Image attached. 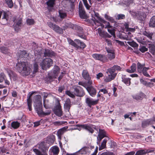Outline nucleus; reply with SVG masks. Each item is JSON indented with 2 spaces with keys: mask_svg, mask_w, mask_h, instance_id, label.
Listing matches in <instances>:
<instances>
[{
  "mask_svg": "<svg viewBox=\"0 0 155 155\" xmlns=\"http://www.w3.org/2000/svg\"><path fill=\"white\" fill-rule=\"evenodd\" d=\"M34 103L35 110L39 116L46 115L50 114V110H47L45 112L42 111L41 97L40 95L35 96Z\"/></svg>",
  "mask_w": 155,
  "mask_h": 155,
  "instance_id": "obj_1",
  "label": "nucleus"
},
{
  "mask_svg": "<svg viewBox=\"0 0 155 155\" xmlns=\"http://www.w3.org/2000/svg\"><path fill=\"white\" fill-rule=\"evenodd\" d=\"M32 66L24 62H18L16 68L22 75L27 76L32 72Z\"/></svg>",
  "mask_w": 155,
  "mask_h": 155,
  "instance_id": "obj_2",
  "label": "nucleus"
},
{
  "mask_svg": "<svg viewBox=\"0 0 155 155\" xmlns=\"http://www.w3.org/2000/svg\"><path fill=\"white\" fill-rule=\"evenodd\" d=\"M36 147L39 150L34 148L33 149V151L37 155H48V149L46 147L44 142H41L36 146Z\"/></svg>",
  "mask_w": 155,
  "mask_h": 155,
  "instance_id": "obj_3",
  "label": "nucleus"
},
{
  "mask_svg": "<svg viewBox=\"0 0 155 155\" xmlns=\"http://www.w3.org/2000/svg\"><path fill=\"white\" fill-rule=\"evenodd\" d=\"M68 40L69 44L77 49L81 48H84L86 47L84 43L78 39H75L74 41L70 38H68Z\"/></svg>",
  "mask_w": 155,
  "mask_h": 155,
  "instance_id": "obj_4",
  "label": "nucleus"
},
{
  "mask_svg": "<svg viewBox=\"0 0 155 155\" xmlns=\"http://www.w3.org/2000/svg\"><path fill=\"white\" fill-rule=\"evenodd\" d=\"M78 84L85 88L91 96L94 97L95 96L97 93L96 90L93 86H88L86 83L83 82H79Z\"/></svg>",
  "mask_w": 155,
  "mask_h": 155,
  "instance_id": "obj_5",
  "label": "nucleus"
},
{
  "mask_svg": "<svg viewBox=\"0 0 155 155\" xmlns=\"http://www.w3.org/2000/svg\"><path fill=\"white\" fill-rule=\"evenodd\" d=\"M99 19L101 21V22L105 24V28H107L108 31L113 35L114 37L115 36V30L114 28L110 25V23L102 19L101 18L99 17Z\"/></svg>",
  "mask_w": 155,
  "mask_h": 155,
  "instance_id": "obj_6",
  "label": "nucleus"
},
{
  "mask_svg": "<svg viewBox=\"0 0 155 155\" xmlns=\"http://www.w3.org/2000/svg\"><path fill=\"white\" fill-rule=\"evenodd\" d=\"M53 63L52 60L51 58H46L44 59L40 64L42 69L46 70L52 66Z\"/></svg>",
  "mask_w": 155,
  "mask_h": 155,
  "instance_id": "obj_7",
  "label": "nucleus"
},
{
  "mask_svg": "<svg viewBox=\"0 0 155 155\" xmlns=\"http://www.w3.org/2000/svg\"><path fill=\"white\" fill-rule=\"evenodd\" d=\"M129 12L132 16L141 20H143L146 17V14L144 12H140V14L134 11L130 10Z\"/></svg>",
  "mask_w": 155,
  "mask_h": 155,
  "instance_id": "obj_8",
  "label": "nucleus"
},
{
  "mask_svg": "<svg viewBox=\"0 0 155 155\" xmlns=\"http://www.w3.org/2000/svg\"><path fill=\"white\" fill-rule=\"evenodd\" d=\"M60 71L59 68L57 66L54 67L53 69V72L49 73L48 74V78L51 80L53 78H56Z\"/></svg>",
  "mask_w": 155,
  "mask_h": 155,
  "instance_id": "obj_9",
  "label": "nucleus"
},
{
  "mask_svg": "<svg viewBox=\"0 0 155 155\" xmlns=\"http://www.w3.org/2000/svg\"><path fill=\"white\" fill-rule=\"evenodd\" d=\"M109 69L107 70V74L108 76H106L104 79L105 82H110L113 80L116 76V73H113Z\"/></svg>",
  "mask_w": 155,
  "mask_h": 155,
  "instance_id": "obj_10",
  "label": "nucleus"
},
{
  "mask_svg": "<svg viewBox=\"0 0 155 155\" xmlns=\"http://www.w3.org/2000/svg\"><path fill=\"white\" fill-rule=\"evenodd\" d=\"M92 57L95 59L99 60L103 62H107L108 61L107 57L104 54H94L92 55Z\"/></svg>",
  "mask_w": 155,
  "mask_h": 155,
  "instance_id": "obj_11",
  "label": "nucleus"
},
{
  "mask_svg": "<svg viewBox=\"0 0 155 155\" xmlns=\"http://www.w3.org/2000/svg\"><path fill=\"white\" fill-rule=\"evenodd\" d=\"M48 23L49 26L53 29L56 32L59 34H62L63 33V30L58 25L54 24L51 22H48Z\"/></svg>",
  "mask_w": 155,
  "mask_h": 155,
  "instance_id": "obj_12",
  "label": "nucleus"
},
{
  "mask_svg": "<svg viewBox=\"0 0 155 155\" xmlns=\"http://www.w3.org/2000/svg\"><path fill=\"white\" fill-rule=\"evenodd\" d=\"M76 126L79 127H81L82 128L85 129L91 133L94 132V130L93 128H95V126H93L91 125H87L86 124H78L76 125Z\"/></svg>",
  "mask_w": 155,
  "mask_h": 155,
  "instance_id": "obj_13",
  "label": "nucleus"
},
{
  "mask_svg": "<svg viewBox=\"0 0 155 155\" xmlns=\"http://www.w3.org/2000/svg\"><path fill=\"white\" fill-rule=\"evenodd\" d=\"M74 92L75 94L78 96H83L85 94L83 89L79 86H77L74 88Z\"/></svg>",
  "mask_w": 155,
  "mask_h": 155,
  "instance_id": "obj_14",
  "label": "nucleus"
},
{
  "mask_svg": "<svg viewBox=\"0 0 155 155\" xmlns=\"http://www.w3.org/2000/svg\"><path fill=\"white\" fill-rule=\"evenodd\" d=\"M58 104L56 105L55 109L54 110V113L57 116L61 117L62 115V112L59 102L58 101Z\"/></svg>",
  "mask_w": 155,
  "mask_h": 155,
  "instance_id": "obj_15",
  "label": "nucleus"
},
{
  "mask_svg": "<svg viewBox=\"0 0 155 155\" xmlns=\"http://www.w3.org/2000/svg\"><path fill=\"white\" fill-rule=\"evenodd\" d=\"M86 102L89 107L95 105L97 104L99 99L94 100L92 98L88 97L86 98Z\"/></svg>",
  "mask_w": 155,
  "mask_h": 155,
  "instance_id": "obj_16",
  "label": "nucleus"
},
{
  "mask_svg": "<svg viewBox=\"0 0 155 155\" xmlns=\"http://www.w3.org/2000/svg\"><path fill=\"white\" fill-rule=\"evenodd\" d=\"M59 152V147L56 146L52 147L49 150L50 155H58Z\"/></svg>",
  "mask_w": 155,
  "mask_h": 155,
  "instance_id": "obj_17",
  "label": "nucleus"
},
{
  "mask_svg": "<svg viewBox=\"0 0 155 155\" xmlns=\"http://www.w3.org/2000/svg\"><path fill=\"white\" fill-rule=\"evenodd\" d=\"M79 12L80 17L83 18L85 17V14L82 4L79 3Z\"/></svg>",
  "mask_w": 155,
  "mask_h": 155,
  "instance_id": "obj_18",
  "label": "nucleus"
},
{
  "mask_svg": "<svg viewBox=\"0 0 155 155\" xmlns=\"http://www.w3.org/2000/svg\"><path fill=\"white\" fill-rule=\"evenodd\" d=\"M106 133L104 130H99V133L97 137V140L99 142L104 137H106Z\"/></svg>",
  "mask_w": 155,
  "mask_h": 155,
  "instance_id": "obj_19",
  "label": "nucleus"
},
{
  "mask_svg": "<svg viewBox=\"0 0 155 155\" xmlns=\"http://www.w3.org/2000/svg\"><path fill=\"white\" fill-rule=\"evenodd\" d=\"M154 152L153 150H140L137 151L135 155H146V154L149 153ZM155 153V151L154 152Z\"/></svg>",
  "mask_w": 155,
  "mask_h": 155,
  "instance_id": "obj_20",
  "label": "nucleus"
},
{
  "mask_svg": "<svg viewBox=\"0 0 155 155\" xmlns=\"http://www.w3.org/2000/svg\"><path fill=\"white\" fill-rule=\"evenodd\" d=\"M44 55L45 57H52V56L55 55V53L52 50L46 49H45Z\"/></svg>",
  "mask_w": 155,
  "mask_h": 155,
  "instance_id": "obj_21",
  "label": "nucleus"
},
{
  "mask_svg": "<svg viewBox=\"0 0 155 155\" xmlns=\"http://www.w3.org/2000/svg\"><path fill=\"white\" fill-rule=\"evenodd\" d=\"M145 95L142 92H140L137 94L134 95L132 97L134 99L136 100H142L144 97Z\"/></svg>",
  "mask_w": 155,
  "mask_h": 155,
  "instance_id": "obj_22",
  "label": "nucleus"
},
{
  "mask_svg": "<svg viewBox=\"0 0 155 155\" xmlns=\"http://www.w3.org/2000/svg\"><path fill=\"white\" fill-rule=\"evenodd\" d=\"M127 33L126 35H122L121 36V38L124 40H130L131 38L133 36V34L130 32L127 31Z\"/></svg>",
  "mask_w": 155,
  "mask_h": 155,
  "instance_id": "obj_23",
  "label": "nucleus"
},
{
  "mask_svg": "<svg viewBox=\"0 0 155 155\" xmlns=\"http://www.w3.org/2000/svg\"><path fill=\"white\" fill-rule=\"evenodd\" d=\"M82 76L83 78L85 80H89L91 79L88 71L86 70H84L82 72Z\"/></svg>",
  "mask_w": 155,
  "mask_h": 155,
  "instance_id": "obj_24",
  "label": "nucleus"
},
{
  "mask_svg": "<svg viewBox=\"0 0 155 155\" xmlns=\"http://www.w3.org/2000/svg\"><path fill=\"white\" fill-rule=\"evenodd\" d=\"M64 107L66 111H69L71 107V101L69 99H67L64 105Z\"/></svg>",
  "mask_w": 155,
  "mask_h": 155,
  "instance_id": "obj_25",
  "label": "nucleus"
},
{
  "mask_svg": "<svg viewBox=\"0 0 155 155\" xmlns=\"http://www.w3.org/2000/svg\"><path fill=\"white\" fill-rule=\"evenodd\" d=\"M11 19V21L14 22V24H15L16 25L18 26H19L21 24V18H19L18 19H16V18L15 17H12Z\"/></svg>",
  "mask_w": 155,
  "mask_h": 155,
  "instance_id": "obj_26",
  "label": "nucleus"
},
{
  "mask_svg": "<svg viewBox=\"0 0 155 155\" xmlns=\"http://www.w3.org/2000/svg\"><path fill=\"white\" fill-rule=\"evenodd\" d=\"M153 124V121L150 120V119L143 121L142 122V126L145 127L149 125Z\"/></svg>",
  "mask_w": 155,
  "mask_h": 155,
  "instance_id": "obj_27",
  "label": "nucleus"
},
{
  "mask_svg": "<svg viewBox=\"0 0 155 155\" xmlns=\"http://www.w3.org/2000/svg\"><path fill=\"white\" fill-rule=\"evenodd\" d=\"M90 148L87 147H84L80 150L78 152L81 154H86L87 152H89Z\"/></svg>",
  "mask_w": 155,
  "mask_h": 155,
  "instance_id": "obj_28",
  "label": "nucleus"
},
{
  "mask_svg": "<svg viewBox=\"0 0 155 155\" xmlns=\"http://www.w3.org/2000/svg\"><path fill=\"white\" fill-rule=\"evenodd\" d=\"M122 81L127 86H129L130 84V79L125 78V76L122 75Z\"/></svg>",
  "mask_w": 155,
  "mask_h": 155,
  "instance_id": "obj_29",
  "label": "nucleus"
},
{
  "mask_svg": "<svg viewBox=\"0 0 155 155\" xmlns=\"http://www.w3.org/2000/svg\"><path fill=\"white\" fill-rule=\"evenodd\" d=\"M136 65L134 63L131 66L130 69H127L126 70V71L130 73H133L135 72L136 70Z\"/></svg>",
  "mask_w": 155,
  "mask_h": 155,
  "instance_id": "obj_30",
  "label": "nucleus"
},
{
  "mask_svg": "<svg viewBox=\"0 0 155 155\" xmlns=\"http://www.w3.org/2000/svg\"><path fill=\"white\" fill-rule=\"evenodd\" d=\"M70 25V27L73 29L78 31H82L83 30V29L81 27L76 25L71 24Z\"/></svg>",
  "mask_w": 155,
  "mask_h": 155,
  "instance_id": "obj_31",
  "label": "nucleus"
},
{
  "mask_svg": "<svg viewBox=\"0 0 155 155\" xmlns=\"http://www.w3.org/2000/svg\"><path fill=\"white\" fill-rule=\"evenodd\" d=\"M32 95V94H31L27 99L28 106L30 111H31L32 110V100L31 98Z\"/></svg>",
  "mask_w": 155,
  "mask_h": 155,
  "instance_id": "obj_32",
  "label": "nucleus"
},
{
  "mask_svg": "<svg viewBox=\"0 0 155 155\" xmlns=\"http://www.w3.org/2000/svg\"><path fill=\"white\" fill-rule=\"evenodd\" d=\"M55 140V136L53 135H52L48 137L47 142L50 144H52L54 142Z\"/></svg>",
  "mask_w": 155,
  "mask_h": 155,
  "instance_id": "obj_33",
  "label": "nucleus"
},
{
  "mask_svg": "<svg viewBox=\"0 0 155 155\" xmlns=\"http://www.w3.org/2000/svg\"><path fill=\"white\" fill-rule=\"evenodd\" d=\"M65 130L66 129L65 128H63L60 129L58 131L57 136L59 139H61V136L64 134Z\"/></svg>",
  "mask_w": 155,
  "mask_h": 155,
  "instance_id": "obj_34",
  "label": "nucleus"
},
{
  "mask_svg": "<svg viewBox=\"0 0 155 155\" xmlns=\"http://www.w3.org/2000/svg\"><path fill=\"white\" fill-rule=\"evenodd\" d=\"M149 25L152 27H155V15L153 16L151 18L149 23Z\"/></svg>",
  "mask_w": 155,
  "mask_h": 155,
  "instance_id": "obj_35",
  "label": "nucleus"
},
{
  "mask_svg": "<svg viewBox=\"0 0 155 155\" xmlns=\"http://www.w3.org/2000/svg\"><path fill=\"white\" fill-rule=\"evenodd\" d=\"M121 68L119 66L117 65H114L112 67L109 69L111 72L113 73H115L114 72L116 71H120V70Z\"/></svg>",
  "mask_w": 155,
  "mask_h": 155,
  "instance_id": "obj_36",
  "label": "nucleus"
},
{
  "mask_svg": "<svg viewBox=\"0 0 155 155\" xmlns=\"http://www.w3.org/2000/svg\"><path fill=\"white\" fill-rule=\"evenodd\" d=\"M149 51L152 55H155V46L150 45L149 47Z\"/></svg>",
  "mask_w": 155,
  "mask_h": 155,
  "instance_id": "obj_37",
  "label": "nucleus"
},
{
  "mask_svg": "<svg viewBox=\"0 0 155 155\" xmlns=\"http://www.w3.org/2000/svg\"><path fill=\"white\" fill-rule=\"evenodd\" d=\"M148 69H149L147 68L144 67L142 70V72H143V74L146 77L150 78V76L147 72V71L148 70Z\"/></svg>",
  "mask_w": 155,
  "mask_h": 155,
  "instance_id": "obj_38",
  "label": "nucleus"
},
{
  "mask_svg": "<svg viewBox=\"0 0 155 155\" xmlns=\"http://www.w3.org/2000/svg\"><path fill=\"white\" fill-rule=\"evenodd\" d=\"M20 123L17 121H14L11 123L12 127L14 129H17L20 126Z\"/></svg>",
  "mask_w": 155,
  "mask_h": 155,
  "instance_id": "obj_39",
  "label": "nucleus"
},
{
  "mask_svg": "<svg viewBox=\"0 0 155 155\" xmlns=\"http://www.w3.org/2000/svg\"><path fill=\"white\" fill-rule=\"evenodd\" d=\"M18 54L19 58L25 57V55L27 54L26 51H20L18 53Z\"/></svg>",
  "mask_w": 155,
  "mask_h": 155,
  "instance_id": "obj_40",
  "label": "nucleus"
},
{
  "mask_svg": "<svg viewBox=\"0 0 155 155\" xmlns=\"http://www.w3.org/2000/svg\"><path fill=\"white\" fill-rule=\"evenodd\" d=\"M54 0H49L47 2V4L49 7H53L54 4Z\"/></svg>",
  "mask_w": 155,
  "mask_h": 155,
  "instance_id": "obj_41",
  "label": "nucleus"
},
{
  "mask_svg": "<svg viewBox=\"0 0 155 155\" xmlns=\"http://www.w3.org/2000/svg\"><path fill=\"white\" fill-rule=\"evenodd\" d=\"M0 50L4 54H7L9 52V50L6 47H2L0 48Z\"/></svg>",
  "mask_w": 155,
  "mask_h": 155,
  "instance_id": "obj_42",
  "label": "nucleus"
},
{
  "mask_svg": "<svg viewBox=\"0 0 155 155\" xmlns=\"http://www.w3.org/2000/svg\"><path fill=\"white\" fill-rule=\"evenodd\" d=\"M59 15L60 17L62 18H64L66 16V14L63 11L60 10L59 12Z\"/></svg>",
  "mask_w": 155,
  "mask_h": 155,
  "instance_id": "obj_43",
  "label": "nucleus"
},
{
  "mask_svg": "<svg viewBox=\"0 0 155 155\" xmlns=\"http://www.w3.org/2000/svg\"><path fill=\"white\" fill-rule=\"evenodd\" d=\"M96 31H97V32L100 36L102 37H105V35H104V32L103 31L101 28H99L96 30Z\"/></svg>",
  "mask_w": 155,
  "mask_h": 155,
  "instance_id": "obj_44",
  "label": "nucleus"
},
{
  "mask_svg": "<svg viewBox=\"0 0 155 155\" xmlns=\"http://www.w3.org/2000/svg\"><path fill=\"white\" fill-rule=\"evenodd\" d=\"M5 2L10 8H12L13 6V3L12 0H5Z\"/></svg>",
  "mask_w": 155,
  "mask_h": 155,
  "instance_id": "obj_45",
  "label": "nucleus"
},
{
  "mask_svg": "<svg viewBox=\"0 0 155 155\" xmlns=\"http://www.w3.org/2000/svg\"><path fill=\"white\" fill-rule=\"evenodd\" d=\"M143 66L139 63L138 62L137 64V70L138 72L139 73H141L142 72V70H143Z\"/></svg>",
  "mask_w": 155,
  "mask_h": 155,
  "instance_id": "obj_46",
  "label": "nucleus"
},
{
  "mask_svg": "<svg viewBox=\"0 0 155 155\" xmlns=\"http://www.w3.org/2000/svg\"><path fill=\"white\" fill-rule=\"evenodd\" d=\"M127 43L129 45L133 47H138V45L134 41L132 42L128 41Z\"/></svg>",
  "mask_w": 155,
  "mask_h": 155,
  "instance_id": "obj_47",
  "label": "nucleus"
},
{
  "mask_svg": "<svg viewBox=\"0 0 155 155\" xmlns=\"http://www.w3.org/2000/svg\"><path fill=\"white\" fill-rule=\"evenodd\" d=\"M38 64L35 63L34 64L33 70L32 71V73L34 74L38 71Z\"/></svg>",
  "mask_w": 155,
  "mask_h": 155,
  "instance_id": "obj_48",
  "label": "nucleus"
},
{
  "mask_svg": "<svg viewBox=\"0 0 155 155\" xmlns=\"http://www.w3.org/2000/svg\"><path fill=\"white\" fill-rule=\"evenodd\" d=\"M143 34L144 35L147 36L150 39H152V36L153 35L152 33L145 31L143 32Z\"/></svg>",
  "mask_w": 155,
  "mask_h": 155,
  "instance_id": "obj_49",
  "label": "nucleus"
},
{
  "mask_svg": "<svg viewBox=\"0 0 155 155\" xmlns=\"http://www.w3.org/2000/svg\"><path fill=\"white\" fill-rule=\"evenodd\" d=\"M47 96H44V99L43 100V105L45 108H47L48 107V106H47V103H48V100H46V98Z\"/></svg>",
  "mask_w": 155,
  "mask_h": 155,
  "instance_id": "obj_50",
  "label": "nucleus"
},
{
  "mask_svg": "<svg viewBox=\"0 0 155 155\" xmlns=\"http://www.w3.org/2000/svg\"><path fill=\"white\" fill-rule=\"evenodd\" d=\"M107 56L108 58L110 60H111L115 58V55L114 52L108 54Z\"/></svg>",
  "mask_w": 155,
  "mask_h": 155,
  "instance_id": "obj_51",
  "label": "nucleus"
},
{
  "mask_svg": "<svg viewBox=\"0 0 155 155\" xmlns=\"http://www.w3.org/2000/svg\"><path fill=\"white\" fill-rule=\"evenodd\" d=\"M27 24L29 25H33L34 23V21L32 19H28L26 20Z\"/></svg>",
  "mask_w": 155,
  "mask_h": 155,
  "instance_id": "obj_52",
  "label": "nucleus"
},
{
  "mask_svg": "<svg viewBox=\"0 0 155 155\" xmlns=\"http://www.w3.org/2000/svg\"><path fill=\"white\" fill-rule=\"evenodd\" d=\"M105 18L108 21L111 22H113L114 21V19L111 17L109 16L107 14H105L104 15Z\"/></svg>",
  "mask_w": 155,
  "mask_h": 155,
  "instance_id": "obj_53",
  "label": "nucleus"
},
{
  "mask_svg": "<svg viewBox=\"0 0 155 155\" xmlns=\"http://www.w3.org/2000/svg\"><path fill=\"white\" fill-rule=\"evenodd\" d=\"M6 78L5 74L2 73L0 74V83L2 82Z\"/></svg>",
  "mask_w": 155,
  "mask_h": 155,
  "instance_id": "obj_54",
  "label": "nucleus"
},
{
  "mask_svg": "<svg viewBox=\"0 0 155 155\" xmlns=\"http://www.w3.org/2000/svg\"><path fill=\"white\" fill-rule=\"evenodd\" d=\"M133 0H124V3L127 6H129V5L133 2Z\"/></svg>",
  "mask_w": 155,
  "mask_h": 155,
  "instance_id": "obj_55",
  "label": "nucleus"
},
{
  "mask_svg": "<svg viewBox=\"0 0 155 155\" xmlns=\"http://www.w3.org/2000/svg\"><path fill=\"white\" fill-rule=\"evenodd\" d=\"M94 22L95 25L97 26H101L102 28H103L104 27V25L101 23L99 22L98 21H94Z\"/></svg>",
  "mask_w": 155,
  "mask_h": 155,
  "instance_id": "obj_56",
  "label": "nucleus"
},
{
  "mask_svg": "<svg viewBox=\"0 0 155 155\" xmlns=\"http://www.w3.org/2000/svg\"><path fill=\"white\" fill-rule=\"evenodd\" d=\"M139 50L142 52L143 53L145 51H147L148 49L145 47L142 46L140 48H139Z\"/></svg>",
  "mask_w": 155,
  "mask_h": 155,
  "instance_id": "obj_57",
  "label": "nucleus"
},
{
  "mask_svg": "<svg viewBox=\"0 0 155 155\" xmlns=\"http://www.w3.org/2000/svg\"><path fill=\"white\" fill-rule=\"evenodd\" d=\"M82 1L86 8L87 9H89L90 7V6L88 4L87 0H82Z\"/></svg>",
  "mask_w": 155,
  "mask_h": 155,
  "instance_id": "obj_58",
  "label": "nucleus"
},
{
  "mask_svg": "<svg viewBox=\"0 0 155 155\" xmlns=\"http://www.w3.org/2000/svg\"><path fill=\"white\" fill-rule=\"evenodd\" d=\"M100 155H114V154L112 152H105L102 153Z\"/></svg>",
  "mask_w": 155,
  "mask_h": 155,
  "instance_id": "obj_59",
  "label": "nucleus"
},
{
  "mask_svg": "<svg viewBox=\"0 0 155 155\" xmlns=\"http://www.w3.org/2000/svg\"><path fill=\"white\" fill-rule=\"evenodd\" d=\"M66 93L67 95L73 98L74 97V95L73 93L69 91H67Z\"/></svg>",
  "mask_w": 155,
  "mask_h": 155,
  "instance_id": "obj_60",
  "label": "nucleus"
},
{
  "mask_svg": "<svg viewBox=\"0 0 155 155\" xmlns=\"http://www.w3.org/2000/svg\"><path fill=\"white\" fill-rule=\"evenodd\" d=\"M125 16L124 14H120L117 15V18L118 19H123L125 18Z\"/></svg>",
  "mask_w": 155,
  "mask_h": 155,
  "instance_id": "obj_61",
  "label": "nucleus"
},
{
  "mask_svg": "<svg viewBox=\"0 0 155 155\" xmlns=\"http://www.w3.org/2000/svg\"><path fill=\"white\" fill-rule=\"evenodd\" d=\"M106 50L108 53V54L110 53L114 52V51L111 48H108L107 47H106Z\"/></svg>",
  "mask_w": 155,
  "mask_h": 155,
  "instance_id": "obj_62",
  "label": "nucleus"
},
{
  "mask_svg": "<svg viewBox=\"0 0 155 155\" xmlns=\"http://www.w3.org/2000/svg\"><path fill=\"white\" fill-rule=\"evenodd\" d=\"M140 82L142 84H143L146 86H147L148 84H150V82L147 83V82L146 81H144V80H143V79H140Z\"/></svg>",
  "mask_w": 155,
  "mask_h": 155,
  "instance_id": "obj_63",
  "label": "nucleus"
},
{
  "mask_svg": "<svg viewBox=\"0 0 155 155\" xmlns=\"http://www.w3.org/2000/svg\"><path fill=\"white\" fill-rule=\"evenodd\" d=\"M135 31V29L134 28H127V31L130 32L131 33L134 32Z\"/></svg>",
  "mask_w": 155,
  "mask_h": 155,
  "instance_id": "obj_64",
  "label": "nucleus"
}]
</instances>
